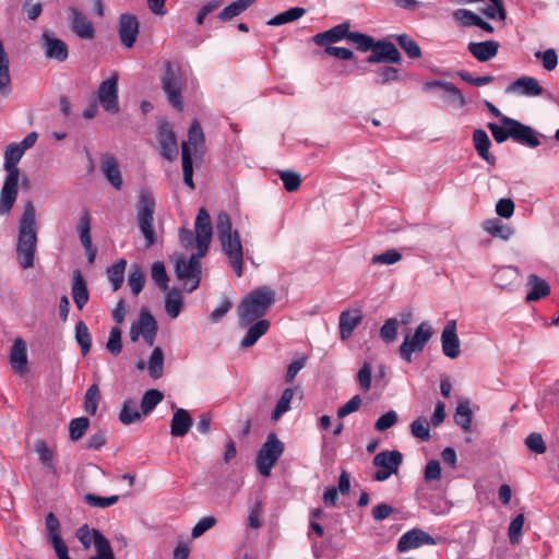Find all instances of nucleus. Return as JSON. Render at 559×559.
I'll list each match as a JSON object with an SVG mask.
<instances>
[{"mask_svg":"<svg viewBox=\"0 0 559 559\" xmlns=\"http://www.w3.org/2000/svg\"><path fill=\"white\" fill-rule=\"evenodd\" d=\"M215 223L222 251L227 257L234 273L240 277L243 272V247L240 235L233 228L230 215L224 211L216 215Z\"/></svg>","mask_w":559,"mask_h":559,"instance_id":"obj_1","label":"nucleus"},{"mask_svg":"<svg viewBox=\"0 0 559 559\" xmlns=\"http://www.w3.org/2000/svg\"><path fill=\"white\" fill-rule=\"evenodd\" d=\"M25 151L20 144L13 142L10 143L4 152V169L8 175L4 179L2 189L0 191V214H7L11 211L16 197H17V183L20 177V169L17 164L23 157Z\"/></svg>","mask_w":559,"mask_h":559,"instance_id":"obj_2","label":"nucleus"},{"mask_svg":"<svg viewBox=\"0 0 559 559\" xmlns=\"http://www.w3.org/2000/svg\"><path fill=\"white\" fill-rule=\"evenodd\" d=\"M35 207L28 202L19 223V239L16 246L17 260L22 269L33 267L36 252L37 234L35 228Z\"/></svg>","mask_w":559,"mask_h":559,"instance_id":"obj_3","label":"nucleus"},{"mask_svg":"<svg viewBox=\"0 0 559 559\" xmlns=\"http://www.w3.org/2000/svg\"><path fill=\"white\" fill-rule=\"evenodd\" d=\"M275 300L276 293L269 286L251 290L238 306L239 324L247 326L263 317Z\"/></svg>","mask_w":559,"mask_h":559,"instance_id":"obj_4","label":"nucleus"},{"mask_svg":"<svg viewBox=\"0 0 559 559\" xmlns=\"http://www.w3.org/2000/svg\"><path fill=\"white\" fill-rule=\"evenodd\" d=\"M155 199L147 190H141L138 195L136 221L138 226L146 241V247L156 242L154 229Z\"/></svg>","mask_w":559,"mask_h":559,"instance_id":"obj_5","label":"nucleus"},{"mask_svg":"<svg viewBox=\"0 0 559 559\" xmlns=\"http://www.w3.org/2000/svg\"><path fill=\"white\" fill-rule=\"evenodd\" d=\"M199 251L192 253L189 259L185 255H178L176 259L175 273L179 281L182 282L188 293L195 290L201 281V259Z\"/></svg>","mask_w":559,"mask_h":559,"instance_id":"obj_6","label":"nucleus"},{"mask_svg":"<svg viewBox=\"0 0 559 559\" xmlns=\"http://www.w3.org/2000/svg\"><path fill=\"white\" fill-rule=\"evenodd\" d=\"M432 335L431 324L428 321H423L413 334L405 335L404 341L399 347L400 357L405 362H412L413 354L421 353Z\"/></svg>","mask_w":559,"mask_h":559,"instance_id":"obj_7","label":"nucleus"},{"mask_svg":"<svg viewBox=\"0 0 559 559\" xmlns=\"http://www.w3.org/2000/svg\"><path fill=\"white\" fill-rule=\"evenodd\" d=\"M284 443L277 438L275 433H270L266 441L262 444L257 455V468L259 473L267 477L272 468L276 465L277 461L284 452Z\"/></svg>","mask_w":559,"mask_h":559,"instance_id":"obj_8","label":"nucleus"},{"mask_svg":"<svg viewBox=\"0 0 559 559\" xmlns=\"http://www.w3.org/2000/svg\"><path fill=\"white\" fill-rule=\"evenodd\" d=\"M165 71L162 78V88L168 102L178 110H182L181 91L183 86L179 67L169 61L165 62Z\"/></svg>","mask_w":559,"mask_h":559,"instance_id":"obj_9","label":"nucleus"},{"mask_svg":"<svg viewBox=\"0 0 559 559\" xmlns=\"http://www.w3.org/2000/svg\"><path fill=\"white\" fill-rule=\"evenodd\" d=\"M403 455L397 450H385L377 453L373 457V465L378 467L373 479L377 481H385L392 475L397 474L402 464Z\"/></svg>","mask_w":559,"mask_h":559,"instance_id":"obj_10","label":"nucleus"},{"mask_svg":"<svg viewBox=\"0 0 559 559\" xmlns=\"http://www.w3.org/2000/svg\"><path fill=\"white\" fill-rule=\"evenodd\" d=\"M195 249L199 257H204L209 250L212 236V221L209 212L204 207H200L194 222Z\"/></svg>","mask_w":559,"mask_h":559,"instance_id":"obj_11","label":"nucleus"},{"mask_svg":"<svg viewBox=\"0 0 559 559\" xmlns=\"http://www.w3.org/2000/svg\"><path fill=\"white\" fill-rule=\"evenodd\" d=\"M157 322L154 317L145 309H142L136 322H133L130 328V338L136 342L142 336L148 346L155 342L157 334Z\"/></svg>","mask_w":559,"mask_h":559,"instance_id":"obj_12","label":"nucleus"},{"mask_svg":"<svg viewBox=\"0 0 559 559\" xmlns=\"http://www.w3.org/2000/svg\"><path fill=\"white\" fill-rule=\"evenodd\" d=\"M501 123L503 126H510L511 138L518 143L526 145L528 147H537L540 145L537 132L531 127L525 126L510 117H502Z\"/></svg>","mask_w":559,"mask_h":559,"instance_id":"obj_13","label":"nucleus"},{"mask_svg":"<svg viewBox=\"0 0 559 559\" xmlns=\"http://www.w3.org/2000/svg\"><path fill=\"white\" fill-rule=\"evenodd\" d=\"M98 100L102 107L110 114L119 111L118 102V75L114 74L109 79L103 81L98 87Z\"/></svg>","mask_w":559,"mask_h":559,"instance_id":"obj_14","label":"nucleus"},{"mask_svg":"<svg viewBox=\"0 0 559 559\" xmlns=\"http://www.w3.org/2000/svg\"><path fill=\"white\" fill-rule=\"evenodd\" d=\"M72 32L81 39L92 40L95 37V27L88 17L78 8L68 9Z\"/></svg>","mask_w":559,"mask_h":559,"instance_id":"obj_15","label":"nucleus"},{"mask_svg":"<svg viewBox=\"0 0 559 559\" xmlns=\"http://www.w3.org/2000/svg\"><path fill=\"white\" fill-rule=\"evenodd\" d=\"M441 348L445 357L455 359L461 354V342L457 335L456 321L449 320L441 332Z\"/></svg>","mask_w":559,"mask_h":559,"instance_id":"obj_16","label":"nucleus"},{"mask_svg":"<svg viewBox=\"0 0 559 559\" xmlns=\"http://www.w3.org/2000/svg\"><path fill=\"white\" fill-rule=\"evenodd\" d=\"M401 53L395 47V45L391 41L386 40H378L374 41V46L371 50V55L368 56V63H401Z\"/></svg>","mask_w":559,"mask_h":559,"instance_id":"obj_17","label":"nucleus"},{"mask_svg":"<svg viewBox=\"0 0 559 559\" xmlns=\"http://www.w3.org/2000/svg\"><path fill=\"white\" fill-rule=\"evenodd\" d=\"M157 140L160 155L168 160H174L178 155V144L170 123H160L158 127Z\"/></svg>","mask_w":559,"mask_h":559,"instance_id":"obj_18","label":"nucleus"},{"mask_svg":"<svg viewBox=\"0 0 559 559\" xmlns=\"http://www.w3.org/2000/svg\"><path fill=\"white\" fill-rule=\"evenodd\" d=\"M506 93L518 96L536 97L544 93L537 79L523 75L506 87Z\"/></svg>","mask_w":559,"mask_h":559,"instance_id":"obj_19","label":"nucleus"},{"mask_svg":"<svg viewBox=\"0 0 559 559\" xmlns=\"http://www.w3.org/2000/svg\"><path fill=\"white\" fill-rule=\"evenodd\" d=\"M436 539L420 528H413L404 533L397 542V550L406 552L423 545H436Z\"/></svg>","mask_w":559,"mask_h":559,"instance_id":"obj_20","label":"nucleus"},{"mask_svg":"<svg viewBox=\"0 0 559 559\" xmlns=\"http://www.w3.org/2000/svg\"><path fill=\"white\" fill-rule=\"evenodd\" d=\"M118 32L124 47L131 48L139 35V21L135 15L123 13L119 17Z\"/></svg>","mask_w":559,"mask_h":559,"instance_id":"obj_21","label":"nucleus"},{"mask_svg":"<svg viewBox=\"0 0 559 559\" xmlns=\"http://www.w3.org/2000/svg\"><path fill=\"white\" fill-rule=\"evenodd\" d=\"M204 133L198 120H193L188 131V140L181 144V154L187 148L189 156L203 154L204 152Z\"/></svg>","mask_w":559,"mask_h":559,"instance_id":"obj_22","label":"nucleus"},{"mask_svg":"<svg viewBox=\"0 0 559 559\" xmlns=\"http://www.w3.org/2000/svg\"><path fill=\"white\" fill-rule=\"evenodd\" d=\"M361 320L362 312L359 308L342 311L338 318L341 340L345 341L349 338Z\"/></svg>","mask_w":559,"mask_h":559,"instance_id":"obj_23","label":"nucleus"},{"mask_svg":"<svg viewBox=\"0 0 559 559\" xmlns=\"http://www.w3.org/2000/svg\"><path fill=\"white\" fill-rule=\"evenodd\" d=\"M41 39L47 58L58 61H64L68 58V46L62 39L55 37L49 32H45L41 36Z\"/></svg>","mask_w":559,"mask_h":559,"instance_id":"obj_24","label":"nucleus"},{"mask_svg":"<svg viewBox=\"0 0 559 559\" xmlns=\"http://www.w3.org/2000/svg\"><path fill=\"white\" fill-rule=\"evenodd\" d=\"M467 49L476 60L486 62L497 56L499 43L496 40L472 41L467 45Z\"/></svg>","mask_w":559,"mask_h":559,"instance_id":"obj_25","label":"nucleus"},{"mask_svg":"<svg viewBox=\"0 0 559 559\" xmlns=\"http://www.w3.org/2000/svg\"><path fill=\"white\" fill-rule=\"evenodd\" d=\"M192 424V418L187 409L176 408L170 420V435L173 437H185Z\"/></svg>","mask_w":559,"mask_h":559,"instance_id":"obj_26","label":"nucleus"},{"mask_svg":"<svg viewBox=\"0 0 559 559\" xmlns=\"http://www.w3.org/2000/svg\"><path fill=\"white\" fill-rule=\"evenodd\" d=\"M348 29L349 23H341L325 32L318 33L312 39L313 43L319 46H329L330 44H334L346 38Z\"/></svg>","mask_w":559,"mask_h":559,"instance_id":"obj_27","label":"nucleus"},{"mask_svg":"<svg viewBox=\"0 0 559 559\" xmlns=\"http://www.w3.org/2000/svg\"><path fill=\"white\" fill-rule=\"evenodd\" d=\"M10 364L20 374L27 371L26 343L21 337H17L13 343L10 352Z\"/></svg>","mask_w":559,"mask_h":559,"instance_id":"obj_28","label":"nucleus"},{"mask_svg":"<svg viewBox=\"0 0 559 559\" xmlns=\"http://www.w3.org/2000/svg\"><path fill=\"white\" fill-rule=\"evenodd\" d=\"M526 286L528 288L525 297L527 302L537 301L550 294V287L547 282L536 274H530L527 276Z\"/></svg>","mask_w":559,"mask_h":559,"instance_id":"obj_29","label":"nucleus"},{"mask_svg":"<svg viewBox=\"0 0 559 559\" xmlns=\"http://www.w3.org/2000/svg\"><path fill=\"white\" fill-rule=\"evenodd\" d=\"M473 143L477 154L484 160H486L490 165H493L496 163V157L489 153V148L491 146L490 139L484 130L476 129L474 131Z\"/></svg>","mask_w":559,"mask_h":559,"instance_id":"obj_30","label":"nucleus"},{"mask_svg":"<svg viewBox=\"0 0 559 559\" xmlns=\"http://www.w3.org/2000/svg\"><path fill=\"white\" fill-rule=\"evenodd\" d=\"M431 87H440L447 92L449 94V103L457 108L463 107L466 103L462 92L449 81H432L424 86L425 90H430Z\"/></svg>","mask_w":559,"mask_h":559,"instance_id":"obj_31","label":"nucleus"},{"mask_svg":"<svg viewBox=\"0 0 559 559\" xmlns=\"http://www.w3.org/2000/svg\"><path fill=\"white\" fill-rule=\"evenodd\" d=\"M102 171L107 180L117 190L121 189L122 178L117 159L114 156H106L102 162Z\"/></svg>","mask_w":559,"mask_h":559,"instance_id":"obj_32","label":"nucleus"},{"mask_svg":"<svg viewBox=\"0 0 559 559\" xmlns=\"http://www.w3.org/2000/svg\"><path fill=\"white\" fill-rule=\"evenodd\" d=\"M481 227L492 237L500 238L502 240H509L514 233L510 225L502 223L499 218L486 219L483 222Z\"/></svg>","mask_w":559,"mask_h":559,"instance_id":"obj_33","label":"nucleus"},{"mask_svg":"<svg viewBox=\"0 0 559 559\" xmlns=\"http://www.w3.org/2000/svg\"><path fill=\"white\" fill-rule=\"evenodd\" d=\"M72 297L78 309H83L88 301V292L84 278L80 271H75L72 276Z\"/></svg>","mask_w":559,"mask_h":559,"instance_id":"obj_34","label":"nucleus"},{"mask_svg":"<svg viewBox=\"0 0 559 559\" xmlns=\"http://www.w3.org/2000/svg\"><path fill=\"white\" fill-rule=\"evenodd\" d=\"M11 91L10 60L0 40V94L7 96Z\"/></svg>","mask_w":559,"mask_h":559,"instance_id":"obj_35","label":"nucleus"},{"mask_svg":"<svg viewBox=\"0 0 559 559\" xmlns=\"http://www.w3.org/2000/svg\"><path fill=\"white\" fill-rule=\"evenodd\" d=\"M270 328L267 320L261 319L254 322L248 330L247 334L240 342L241 347H251L257 341L263 336Z\"/></svg>","mask_w":559,"mask_h":559,"instance_id":"obj_36","label":"nucleus"},{"mask_svg":"<svg viewBox=\"0 0 559 559\" xmlns=\"http://www.w3.org/2000/svg\"><path fill=\"white\" fill-rule=\"evenodd\" d=\"M35 452L38 455V460L41 463V465L48 471V472H55L56 471V455L55 452L48 448L47 443L38 439L34 443Z\"/></svg>","mask_w":559,"mask_h":559,"instance_id":"obj_37","label":"nucleus"},{"mask_svg":"<svg viewBox=\"0 0 559 559\" xmlns=\"http://www.w3.org/2000/svg\"><path fill=\"white\" fill-rule=\"evenodd\" d=\"M255 0H236L225 7L218 14V19L222 21H229L238 15H240L243 11H246L249 7L254 3Z\"/></svg>","mask_w":559,"mask_h":559,"instance_id":"obj_38","label":"nucleus"},{"mask_svg":"<svg viewBox=\"0 0 559 559\" xmlns=\"http://www.w3.org/2000/svg\"><path fill=\"white\" fill-rule=\"evenodd\" d=\"M76 537L85 549L92 545L96 548L98 538H106L98 530L91 528L87 524L76 531Z\"/></svg>","mask_w":559,"mask_h":559,"instance_id":"obj_39","label":"nucleus"},{"mask_svg":"<svg viewBox=\"0 0 559 559\" xmlns=\"http://www.w3.org/2000/svg\"><path fill=\"white\" fill-rule=\"evenodd\" d=\"M183 305L181 293L178 289L169 290L165 296V310L171 319H176Z\"/></svg>","mask_w":559,"mask_h":559,"instance_id":"obj_40","label":"nucleus"},{"mask_svg":"<svg viewBox=\"0 0 559 559\" xmlns=\"http://www.w3.org/2000/svg\"><path fill=\"white\" fill-rule=\"evenodd\" d=\"M518 278V269L513 266H503L496 271L492 281L500 288H508Z\"/></svg>","mask_w":559,"mask_h":559,"instance_id":"obj_41","label":"nucleus"},{"mask_svg":"<svg viewBox=\"0 0 559 559\" xmlns=\"http://www.w3.org/2000/svg\"><path fill=\"white\" fill-rule=\"evenodd\" d=\"M126 266L127 261L120 259L107 269V277L114 292L118 290L123 283Z\"/></svg>","mask_w":559,"mask_h":559,"instance_id":"obj_42","label":"nucleus"},{"mask_svg":"<svg viewBox=\"0 0 559 559\" xmlns=\"http://www.w3.org/2000/svg\"><path fill=\"white\" fill-rule=\"evenodd\" d=\"M296 389L287 388L283 391L280 400L276 403L274 411L271 414V419L277 421L285 413L290 409V403L294 397Z\"/></svg>","mask_w":559,"mask_h":559,"instance_id":"obj_43","label":"nucleus"},{"mask_svg":"<svg viewBox=\"0 0 559 559\" xmlns=\"http://www.w3.org/2000/svg\"><path fill=\"white\" fill-rule=\"evenodd\" d=\"M306 13L304 8L295 7L290 8L287 11L281 12L271 20L267 21V25L271 26H280L286 23L294 22L300 19Z\"/></svg>","mask_w":559,"mask_h":559,"instance_id":"obj_44","label":"nucleus"},{"mask_svg":"<svg viewBox=\"0 0 559 559\" xmlns=\"http://www.w3.org/2000/svg\"><path fill=\"white\" fill-rule=\"evenodd\" d=\"M141 417L136 403L133 400H126L119 414L120 421L124 425H131L139 421Z\"/></svg>","mask_w":559,"mask_h":559,"instance_id":"obj_45","label":"nucleus"},{"mask_svg":"<svg viewBox=\"0 0 559 559\" xmlns=\"http://www.w3.org/2000/svg\"><path fill=\"white\" fill-rule=\"evenodd\" d=\"M472 409L468 401L460 402L456 406L454 420L465 431H468L472 424Z\"/></svg>","mask_w":559,"mask_h":559,"instance_id":"obj_46","label":"nucleus"},{"mask_svg":"<svg viewBox=\"0 0 559 559\" xmlns=\"http://www.w3.org/2000/svg\"><path fill=\"white\" fill-rule=\"evenodd\" d=\"M148 373L152 378L158 379L164 371V353L160 347H155L148 359Z\"/></svg>","mask_w":559,"mask_h":559,"instance_id":"obj_47","label":"nucleus"},{"mask_svg":"<svg viewBox=\"0 0 559 559\" xmlns=\"http://www.w3.org/2000/svg\"><path fill=\"white\" fill-rule=\"evenodd\" d=\"M144 282L145 276L140 265L132 264L128 275V285L134 296H138L141 293Z\"/></svg>","mask_w":559,"mask_h":559,"instance_id":"obj_48","label":"nucleus"},{"mask_svg":"<svg viewBox=\"0 0 559 559\" xmlns=\"http://www.w3.org/2000/svg\"><path fill=\"white\" fill-rule=\"evenodd\" d=\"M346 38L348 41H350L355 47L362 52H366L368 50H372L374 46V39L366 34L359 33V32H349L347 31Z\"/></svg>","mask_w":559,"mask_h":559,"instance_id":"obj_49","label":"nucleus"},{"mask_svg":"<svg viewBox=\"0 0 559 559\" xmlns=\"http://www.w3.org/2000/svg\"><path fill=\"white\" fill-rule=\"evenodd\" d=\"M60 524L56 515L50 512L46 515V530L48 537L51 540L52 547L58 548L59 544L64 545V542L59 535Z\"/></svg>","mask_w":559,"mask_h":559,"instance_id":"obj_50","label":"nucleus"},{"mask_svg":"<svg viewBox=\"0 0 559 559\" xmlns=\"http://www.w3.org/2000/svg\"><path fill=\"white\" fill-rule=\"evenodd\" d=\"M394 38L409 58L416 59L421 56V49L418 44L407 34L395 35Z\"/></svg>","mask_w":559,"mask_h":559,"instance_id":"obj_51","label":"nucleus"},{"mask_svg":"<svg viewBox=\"0 0 559 559\" xmlns=\"http://www.w3.org/2000/svg\"><path fill=\"white\" fill-rule=\"evenodd\" d=\"M75 340L81 346V352L85 356L92 346V337L87 325L83 321H79L75 326Z\"/></svg>","mask_w":559,"mask_h":559,"instance_id":"obj_52","label":"nucleus"},{"mask_svg":"<svg viewBox=\"0 0 559 559\" xmlns=\"http://www.w3.org/2000/svg\"><path fill=\"white\" fill-rule=\"evenodd\" d=\"M100 401V391L96 383L88 386L85 393L84 397V408L85 411L91 414L95 415L98 404Z\"/></svg>","mask_w":559,"mask_h":559,"instance_id":"obj_53","label":"nucleus"},{"mask_svg":"<svg viewBox=\"0 0 559 559\" xmlns=\"http://www.w3.org/2000/svg\"><path fill=\"white\" fill-rule=\"evenodd\" d=\"M399 325L400 322L396 318L385 320L379 331L381 340L385 343H393L397 337Z\"/></svg>","mask_w":559,"mask_h":559,"instance_id":"obj_54","label":"nucleus"},{"mask_svg":"<svg viewBox=\"0 0 559 559\" xmlns=\"http://www.w3.org/2000/svg\"><path fill=\"white\" fill-rule=\"evenodd\" d=\"M411 432L412 435L419 439L420 441H429L430 440V429L429 423L424 417H418L411 424Z\"/></svg>","mask_w":559,"mask_h":559,"instance_id":"obj_55","label":"nucleus"},{"mask_svg":"<svg viewBox=\"0 0 559 559\" xmlns=\"http://www.w3.org/2000/svg\"><path fill=\"white\" fill-rule=\"evenodd\" d=\"M164 395L156 389L148 390L144 393L141 401V409L144 415L148 414L155 406L162 402Z\"/></svg>","mask_w":559,"mask_h":559,"instance_id":"obj_56","label":"nucleus"},{"mask_svg":"<svg viewBox=\"0 0 559 559\" xmlns=\"http://www.w3.org/2000/svg\"><path fill=\"white\" fill-rule=\"evenodd\" d=\"M78 233L82 246L84 248H90V246L93 243L91 237V216L87 212L84 213L80 218V222L78 224Z\"/></svg>","mask_w":559,"mask_h":559,"instance_id":"obj_57","label":"nucleus"},{"mask_svg":"<svg viewBox=\"0 0 559 559\" xmlns=\"http://www.w3.org/2000/svg\"><path fill=\"white\" fill-rule=\"evenodd\" d=\"M90 420L86 417L74 418L69 424V435L72 441L80 440L88 429Z\"/></svg>","mask_w":559,"mask_h":559,"instance_id":"obj_58","label":"nucleus"},{"mask_svg":"<svg viewBox=\"0 0 559 559\" xmlns=\"http://www.w3.org/2000/svg\"><path fill=\"white\" fill-rule=\"evenodd\" d=\"M278 174L284 185V188L288 192H294L299 189L301 183V177L298 173L293 170H281Z\"/></svg>","mask_w":559,"mask_h":559,"instance_id":"obj_59","label":"nucleus"},{"mask_svg":"<svg viewBox=\"0 0 559 559\" xmlns=\"http://www.w3.org/2000/svg\"><path fill=\"white\" fill-rule=\"evenodd\" d=\"M152 278L158 285V287L166 292L168 289V275L163 262H154L152 265Z\"/></svg>","mask_w":559,"mask_h":559,"instance_id":"obj_60","label":"nucleus"},{"mask_svg":"<svg viewBox=\"0 0 559 559\" xmlns=\"http://www.w3.org/2000/svg\"><path fill=\"white\" fill-rule=\"evenodd\" d=\"M84 500L93 508L104 509L115 504L119 500V496L114 495L109 497H100L93 493H87L84 496Z\"/></svg>","mask_w":559,"mask_h":559,"instance_id":"obj_61","label":"nucleus"},{"mask_svg":"<svg viewBox=\"0 0 559 559\" xmlns=\"http://www.w3.org/2000/svg\"><path fill=\"white\" fill-rule=\"evenodd\" d=\"M535 58L542 61L544 69L547 71H552L558 64V56L552 48L545 51H536Z\"/></svg>","mask_w":559,"mask_h":559,"instance_id":"obj_62","label":"nucleus"},{"mask_svg":"<svg viewBox=\"0 0 559 559\" xmlns=\"http://www.w3.org/2000/svg\"><path fill=\"white\" fill-rule=\"evenodd\" d=\"M526 448L536 453V454H543L546 452L547 450V447H546V443L542 437L540 433L538 432H532L530 433L526 438H525V441H524Z\"/></svg>","mask_w":559,"mask_h":559,"instance_id":"obj_63","label":"nucleus"},{"mask_svg":"<svg viewBox=\"0 0 559 559\" xmlns=\"http://www.w3.org/2000/svg\"><path fill=\"white\" fill-rule=\"evenodd\" d=\"M96 554L91 556L90 559H115V554L107 538H98Z\"/></svg>","mask_w":559,"mask_h":559,"instance_id":"obj_64","label":"nucleus"}]
</instances>
